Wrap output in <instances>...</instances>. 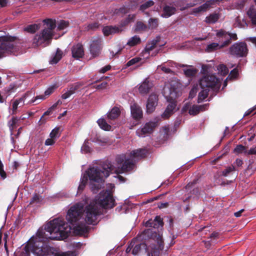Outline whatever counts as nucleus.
I'll return each mask as SVG.
<instances>
[{"label": "nucleus", "instance_id": "nucleus-1", "mask_svg": "<svg viewBox=\"0 0 256 256\" xmlns=\"http://www.w3.org/2000/svg\"><path fill=\"white\" fill-rule=\"evenodd\" d=\"M86 198L84 203L79 202L72 206L68 210L66 222L63 218H56L49 222L44 228H40L36 235L30 240L28 246L34 254L37 256H44V244L48 240H60L66 238L69 233L73 230L77 235H84L88 231V228L84 222L89 224H94L98 216L101 214V208H111L114 205V200L108 191L100 192L95 200L86 207L84 204L88 202Z\"/></svg>", "mask_w": 256, "mask_h": 256}, {"label": "nucleus", "instance_id": "nucleus-2", "mask_svg": "<svg viewBox=\"0 0 256 256\" xmlns=\"http://www.w3.org/2000/svg\"><path fill=\"white\" fill-rule=\"evenodd\" d=\"M146 154L144 149L136 150L132 151L129 155L120 154L116 158L114 168L117 174H122L134 169L136 160L143 158Z\"/></svg>", "mask_w": 256, "mask_h": 256}, {"label": "nucleus", "instance_id": "nucleus-3", "mask_svg": "<svg viewBox=\"0 0 256 256\" xmlns=\"http://www.w3.org/2000/svg\"><path fill=\"white\" fill-rule=\"evenodd\" d=\"M114 170L112 165L108 163L107 168L102 169L98 166H90L83 174L90 180V186L92 191L96 193L104 184V178L108 177L110 172Z\"/></svg>", "mask_w": 256, "mask_h": 256}, {"label": "nucleus", "instance_id": "nucleus-4", "mask_svg": "<svg viewBox=\"0 0 256 256\" xmlns=\"http://www.w3.org/2000/svg\"><path fill=\"white\" fill-rule=\"evenodd\" d=\"M221 80L214 74H206L200 80V84L202 90L199 92L198 102H202L205 100L208 94L210 88L218 90L220 86Z\"/></svg>", "mask_w": 256, "mask_h": 256}, {"label": "nucleus", "instance_id": "nucleus-5", "mask_svg": "<svg viewBox=\"0 0 256 256\" xmlns=\"http://www.w3.org/2000/svg\"><path fill=\"white\" fill-rule=\"evenodd\" d=\"M43 22L46 26L40 34L34 36L32 42L34 46L48 44L54 34V30L56 28V20L46 19L43 20Z\"/></svg>", "mask_w": 256, "mask_h": 256}, {"label": "nucleus", "instance_id": "nucleus-6", "mask_svg": "<svg viewBox=\"0 0 256 256\" xmlns=\"http://www.w3.org/2000/svg\"><path fill=\"white\" fill-rule=\"evenodd\" d=\"M120 110L118 106H114L105 115L104 118H100L97 120L100 127L106 131L111 130L110 124L116 123L118 118L120 116Z\"/></svg>", "mask_w": 256, "mask_h": 256}, {"label": "nucleus", "instance_id": "nucleus-7", "mask_svg": "<svg viewBox=\"0 0 256 256\" xmlns=\"http://www.w3.org/2000/svg\"><path fill=\"white\" fill-rule=\"evenodd\" d=\"M142 239L148 238H156L158 240V248H153L150 252L148 254V256H168L167 250H164V244L162 241L160 234H153L152 229L145 230L141 234Z\"/></svg>", "mask_w": 256, "mask_h": 256}, {"label": "nucleus", "instance_id": "nucleus-8", "mask_svg": "<svg viewBox=\"0 0 256 256\" xmlns=\"http://www.w3.org/2000/svg\"><path fill=\"white\" fill-rule=\"evenodd\" d=\"M17 48L14 46V38L8 36L0 37V58L10 54H15Z\"/></svg>", "mask_w": 256, "mask_h": 256}, {"label": "nucleus", "instance_id": "nucleus-9", "mask_svg": "<svg viewBox=\"0 0 256 256\" xmlns=\"http://www.w3.org/2000/svg\"><path fill=\"white\" fill-rule=\"evenodd\" d=\"M180 84L176 78L170 79L166 83L163 88V94L168 100L175 99L178 96Z\"/></svg>", "mask_w": 256, "mask_h": 256}, {"label": "nucleus", "instance_id": "nucleus-10", "mask_svg": "<svg viewBox=\"0 0 256 256\" xmlns=\"http://www.w3.org/2000/svg\"><path fill=\"white\" fill-rule=\"evenodd\" d=\"M160 40V37L158 36L153 40L148 42L146 44L144 52L152 56L156 55L159 52L160 48L164 45V43L159 44Z\"/></svg>", "mask_w": 256, "mask_h": 256}, {"label": "nucleus", "instance_id": "nucleus-11", "mask_svg": "<svg viewBox=\"0 0 256 256\" xmlns=\"http://www.w3.org/2000/svg\"><path fill=\"white\" fill-rule=\"evenodd\" d=\"M160 118H155L154 120L146 122L142 128H138L136 133L139 137L144 138L150 134L156 127L158 126Z\"/></svg>", "mask_w": 256, "mask_h": 256}, {"label": "nucleus", "instance_id": "nucleus-12", "mask_svg": "<svg viewBox=\"0 0 256 256\" xmlns=\"http://www.w3.org/2000/svg\"><path fill=\"white\" fill-rule=\"evenodd\" d=\"M248 52L247 45L245 42H236L230 48V54L237 57L246 56L248 54Z\"/></svg>", "mask_w": 256, "mask_h": 256}, {"label": "nucleus", "instance_id": "nucleus-13", "mask_svg": "<svg viewBox=\"0 0 256 256\" xmlns=\"http://www.w3.org/2000/svg\"><path fill=\"white\" fill-rule=\"evenodd\" d=\"M216 36L220 44V46L223 48L230 43V32L224 30H216Z\"/></svg>", "mask_w": 256, "mask_h": 256}, {"label": "nucleus", "instance_id": "nucleus-14", "mask_svg": "<svg viewBox=\"0 0 256 256\" xmlns=\"http://www.w3.org/2000/svg\"><path fill=\"white\" fill-rule=\"evenodd\" d=\"M102 39L96 38L92 39L90 44V54L93 56H98L101 49Z\"/></svg>", "mask_w": 256, "mask_h": 256}, {"label": "nucleus", "instance_id": "nucleus-15", "mask_svg": "<svg viewBox=\"0 0 256 256\" xmlns=\"http://www.w3.org/2000/svg\"><path fill=\"white\" fill-rule=\"evenodd\" d=\"M33 96L32 92H27L22 97L14 100L12 104V114H16L18 105H20L19 106L20 107L24 106V104L25 100L28 98L29 96Z\"/></svg>", "mask_w": 256, "mask_h": 256}, {"label": "nucleus", "instance_id": "nucleus-16", "mask_svg": "<svg viewBox=\"0 0 256 256\" xmlns=\"http://www.w3.org/2000/svg\"><path fill=\"white\" fill-rule=\"evenodd\" d=\"M158 98L156 94H151L146 104V112L148 113L152 112L158 104Z\"/></svg>", "mask_w": 256, "mask_h": 256}, {"label": "nucleus", "instance_id": "nucleus-17", "mask_svg": "<svg viewBox=\"0 0 256 256\" xmlns=\"http://www.w3.org/2000/svg\"><path fill=\"white\" fill-rule=\"evenodd\" d=\"M130 112L132 118L136 121H139L142 118V108L137 104L134 103L131 104Z\"/></svg>", "mask_w": 256, "mask_h": 256}, {"label": "nucleus", "instance_id": "nucleus-18", "mask_svg": "<svg viewBox=\"0 0 256 256\" xmlns=\"http://www.w3.org/2000/svg\"><path fill=\"white\" fill-rule=\"evenodd\" d=\"M163 225L162 220L159 216H156L154 220H150L145 223L146 227L154 228H162Z\"/></svg>", "mask_w": 256, "mask_h": 256}, {"label": "nucleus", "instance_id": "nucleus-19", "mask_svg": "<svg viewBox=\"0 0 256 256\" xmlns=\"http://www.w3.org/2000/svg\"><path fill=\"white\" fill-rule=\"evenodd\" d=\"M72 56L74 58L78 59L84 55V48L82 44H78L74 45L72 49Z\"/></svg>", "mask_w": 256, "mask_h": 256}, {"label": "nucleus", "instance_id": "nucleus-20", "mask_svg": "<svg viewBox=\"0 0 256 256\" xmlns=\"http://www.w3.org/2000/svg\"><path fill=\"white\" fill-rule=\"evenodd\" d=\"M216 0H210L206 1L204 4L200 6L192 9L191 14H196L202 12L206 11L210 6L213 4Z\"/></svg>", "mask_w": 256, "mask_h": 256}, {"label": "nucleus", "instance_id": "nucleus-21", "mask_svg": "<svg viewBox=\"0 0 256 256\" xmlns=\"http://www.w3.org/2000/svg\"><path fill=\"white\" fill-rule=\"evenodd\" d=\"M50 252L54 256H76V251H68L63 252L60 250L52 248L50 250Z\"/></svg>", "mask_w": 256, "mask_h": 256}, {"label": "nucleus", "instance_id": "nucleus-22", "mask_svg": "<svg viewBox=\"0 0 256 256\" xmlns=\"http://www.w3.org/2000/svg\"><path fill=\"white\" fill-rule=\"evenodd\" d=\"M152 86V84L148 78H146L140 86L138 88L139 92L142 94H146L149 92Z\"/></svg>", "mask_w": 256, "mask_h": 256}, {"label": "nucleus", "instance_id": "nucleus-23", "mask_svg": "<svg viewBox=\"0 0 256 256\" xmlns=\"http://www.w3.org/2000/svg\"><path fill=\"white\" fill-rule=\"evenodd\" d=\"M102 31L104 36H108L110 34L118 33L121 30L116 26H104Z\"/></svg>", "mask_w": 256, "mask_h": 256}, {"label": "nucleus", "instance_id": "nucleus-24", "mask_svg": "<svg viewBox=\"0 0 256 256\" xmlns=\"http://www.w3.org/2000/svg\"><path fill=\"white\" fill-rule=\"evenodd\" d=\"M176 106V104L174 102H170L167 106L164 112L162 114V117L164 119L169 118L172 114Z\"/></svg>", "mask_w": 256, "mask_h": 256}, {"label": "nucleus", "instance_id": "nucleus-25", "mask_svg": "<svg viewBox=\"0 0 256 256\" xmlns=\"http://www.w3.org/2000/svg\"><path fill=\"white\" fill-rule=\"evenodd\" d=\"M208 106L206 104L202 106L194 105L190 108L188 113L190 115H196L200 111H204L207 109Z\"/></svg>", "mask_w": 256, "mask_h": 256}, {"label": "nucleus", "instance_id": "nucleus-26", "mask_svg": "<svg viewBox=\"0 0 256 256\" xmlns=\"http://www.w3.org/2000/svg\"><path fill=\"white\" fill-rule=\"evenodd\" d=\"M176 10V9L174 6H166L163 8V13L162 16L164 18H168L174 14Z\"/></svg>", "mask_w": 256, "mask_h": 256}, {"label": "nucleus", "instance_id": "nucleus-27", "mask_svg": "<svg viewBox=\"0 0 256 256\" xmlns=\"http://www.w3.org/2000/svg\"><path fill=\"white\" fill-rule=\"evenodd\" d=\"M247 14L254 25L256 26V9L253 6H250L247 11Z\"/></svg>", "mask_w": 256, "mask_h": 256}, {"label": "nucleus", "instance_id": "nucleus-28", "mask_svg": "<svg viewBox=\"0 0 256 256\" xmlns=\"http://www.w3.org/2000/svg\"><path fill=\"white\" fill-rule=\"evenodd\" d=\"M62 52L60 49L57 48L56 53L52 56L50 60V64H56L62 58Z\"/></svg>", "mask_w": 256, "mask_h": 256}, {"label": "nucleus", "instance_id": "nucleus-29", "mask_svg": "<svg viewBox=\"0 0 256 256\" xmlns=\"http://www.w3.org/2000/svg\"><path fill=\"white\" fill-rule=\"evenodd\" d=\"M220 15L218 13H213L206 18V22L208 24H214L220 18Z\"/></svg>", "mask_w": 256, "mask_h": 256}, {"label": "nucleus", "instance_id": "nucleus-30", "mask_svg": "<svg viewBox=\"0 0 256 256\" xmlns=\"http://www.w3.org/2000/svg\"><path fill=\"white\" fill-rule=\"evenodd\" d=\"M32 94H33V96H32V98L30 100H28L27 102V103H26L27 104H32V103H34V102H36V104H38L40 102H38L39 100H44L46 98V97L44 96V94H41V95L37 96H34V94L33 92H32ZM30 97H32V96H29L28 98H30Z\"/></svg>", "mask_w": 256, "mask_h": 256}, {"label": "nucleus", "instance_id": "nucleus-31", "mask_svg": "<svg viewBox=\"0 0 256 256\" xmlns=\"http://www.w3.org/2000/svg\"><path fill=\"white\" fill-rule=\"evenodd\" d=\"M220 44L217 42H212L208 44L205 49L207 52H211L218 49L221 48Z\"/></svg>", "mask_w": 256, "mask_h": 256}, {"label": "nucleus", "instance_id": "nucleus-32", "mask_svg": "<svg viewBox=\"0 0 256 256\" xmlns=\"http://www.w3.org/2000/svg\"><path fill=\"white\" fill-rule=\"evenodd\" d=\"M62 104V101L60 100H58L55 104H54L52 106L48 108L46 112H44L40 120H41L44 116L50 115L52 113V112L56 108L57 106L59 104Z\"/></svg>", "mask_w": 256, "mask_h": 256}, {"label": "nucleus", "instance_id": "nucleus-33", "mask_svg": "<svg viewBox=\"0 0 256 256\" xmlns=\"http://www.w3.org/2000/svg\"><path fill=\"white\" fill-rule=\"evenodd\" d=\"M140 42V38L138 36H134L130 38L127 42V45L134 46Z\"/></svg>", "mask_w": 256, "mask_h": 256}, {"label": "nucleus", "instance_id": "nucleus-34", "mask_svg": "<svg viewBox=\"0 0 256 256\" xmlns=\"http://www.w3.org/2000/svg\"><path fill=\"white\" fill-rule=\"evenodd\" d=\"M88 182V178L85 176L82 175L79 186L78 187V192H81L85 188Z\"/></svg>", "mask_w": 256, "mask_h": 256}, {"label": "nucleus", "instance_id": "nucleus-35", "mask_svg": "<svg viewBox=\"0 0 256 256\" xmlns=\"http://www.w3.org/2000/svg\"><path fill=\"white\" fill-rule=\"evenodd\" d=\"M218 74L222 76H226L228 73V70L224 64H220L217 66Z\"/></svg>", "mask_w": 256, "mask_h": 256}, {"label": "nucleus", "instance_id": "nucleus-36", "mask_svg": "<svg viewBox=\"0 0 256 256\" xmlns=\"http://www.w3.org/2000/svg\"><path fill=\"white\" fill-rule=\"evenodd\" d=\"M234 152L236 154H246L247 150L246 148L242 144H238L234 150Z\"/></svg>", "mask_w": 256, "mask_h": 256}, {"label": "nucleus", "instance_id": "nucleus-37", "mask_svg": "<svg viewBox=\"0 0 256 256\" xmlns=\"http://www.w3.org/2000/svg\"><path fill=\"white\" fill-rule=\"evenodd\" d=\"M92 148L89 146L88 140H86L81 148V152L82 154H88L90 152Z\"/></svg>", "mask_w": 256, "mask_h": 256}, {"label": "nucleus", "instance_id": "nucleus-38", "mask_svg": "<svg viewBox=\"0 0 256 256\" xmlns=\"http://www.w3.org/2000/svg\"><path fill=\"white\" fill-rule=\"evenodd\" d=\"M60 136V128L56 127L53 129L50 134V136L51 138H53L55 140L58 138Z\"/></svg>", "mask_w": 256, "mask_h": 256}, {"label": "nucleus", "instance_id": "nucleus-39", "mask_svg": "<svg viewBox=\"0 0 256 256\" xmlns=\"http://www.w3.org/2000/svg\"><path fill=\"white\" fill-rule=\"evenodd\" d=\"M39 28V26L37 24H30L26 26L24 30L30 33H34Z\"/></svg>", "mask_w": 256, "mask_h": 256}, {"label": "nucleus", "instance_id": "nucleus-40", "mask_svg": "<svg viewBox=\"0 0 256 256\" xmlns=\"http://www.w3.org/2000/svg\"><path fill=\"white\" fill-rule=\"evenodd\" d=\"M148 28L150 29H155L158 26V20L156 18H150L148 20Z\"/></svg>", "mask_w": 256, "mask_h": 256}, {"label": "nucleus", "instance_id": "nucleus-41", "mask_svg": "<svg viewBox=\"0 0 256 256\" xmlns=\"http://www.w3.org/2000/svg\"><path fill=\"white\" fill-rule=\"evenodd\" d=\"M184 74L188 77H192L196 73V70L194 68H190L184 70Z\"/></svg>", "mask_w": 256, "mask_h": 256}, {"label": "nucleus", "instance_id": "nucleus-42", "mask_svg": "<svg viewBox=\"0 0 256 256\" xmlns=\"http://www.w3.org/2000/svg\"><path fill=\"white\" fill-rule=\"evenodd\" d=\"M154 4V2L152 0H149L140 6V10L144 11L148 8L152 6Z\"/></svg>", "mask_w": 256, "mask_h": 256}, {"label": "nucleus", "instance_id": "nucleus-43", "mask_svg": "<svg viewBox=\"0 0 256 256\" xmlns=\"http://www.w3.org/2000/svg\"><path fill=\"white\" fill-rule=\"evenodd\" d=\"M82 86V85L80 83H75L72 84L68 90L72 95L75 92L76 90Z\"/></svg>", "mask_w": 256, "mask_h": 256}, {"label": "nucleus", "instance_id": "nucleus-44", "mask_svg": "<svg viewBox=\"0 0 256 256\" xmlns=\"http://www.w3.org/2000/svg\"><path fill=\"white\" fill-rule=\"evenodd\" d=\"M235 168L234 166L227 167L225 170L222 171V174L224 176H227L230 172L234 171Z\"/></svg>", "mask_w": 256, "mask_h": 256}, {"label": "nucleus", "instance_id": "nucleus-45", "mask_svg": "<svg viewBox=\"0 0 256 256\" xmlns=\"http://www.w3.org/2000/svg\"><path fill=\"white\" fill-rule=\"evenodd\" d=\"M69 25V22L68 21L61 20L60 21L58 24V28L61 30H64L67 28Z\"/></svg>", "mask_w": 256, "mask_h": 256}, {"label": "nucleus", "instance_id": "nucleus-46", "mask_svg": "<svg viewBox=\"0 0 256 256\" xmlns=\"http://www.w3.org/2000/svg\"><path fill=\"white\" fill-rule=\"evenodd\" d=\"M42 200V197L37 194H34L31 199L30 202V204H37L40 202Z\"/></svg>", "mask_w": 256, "mask_h": 256}, {"label": "nucleus", "instance_id": "nucleus-47", "mask_svg": "<svg viewBox=\"0 0 256 256\" xmlns=\"http://www.w3.org/2000/svg\"><path fill=\"white\" fill-rule=\"evenodd\" d=\"M141 60H142V58L139 57L134 58H132V60H129L128 62L126 64V66L128 67L132 65H134V64L138 63Z\"/></svg>", "mask_w": 256, "mask_h": 256}, {"label": "nucleus", "instance_id": "nucleus-48", "mask_svg": "<svg viewBox=\"0 0 256 256\" xmlns=\"http://www.w3.org/2000/svg\"><path fill=\"white\" fill-rule=\"evenodd\" d=\"M166 66H170L171 67H178V66L180 67L189 66H187V65L178 64L172 61H168L166 62ZM190 67H191V66H190Z\"/></svg>", "mask_w": 256, "mask_h": 256}, {"label": "nucleus", "instance_id": "nucleus-49", "mask_svg": "<svg viewBox=\"0 0 256 256\" xmlns=\"http://www.w3.org/2000/svg\"><path fill=\"white\" fill-rule=\"evenodd\" d=\"M158 68H160L161 70L166 74H170L172 72L169 68H167L164 64L159 66Z\"/></svg>", "mask_w": 256, "mask_h": 256}, {"label": "nucleus", "instance_id": "nucleus-50", "mask_svg": "<svg viewBox=\"0 0 256 256\" xmlns=\"http://www.w3.org/2000/svg\"><path fill=\"white\" fill-rule=\"evenodd\" d=\"M54 86H50L46 90L44 94L46 96V98L54 92Z\"/></svg>", "mask_w": 256, "mask_h": 256}, {"label": "nucleus", "instance_id": "nucleus-51", "mask_svg": "<svg viewBox=\"0 0 256 256\" xmlns=\"http://www.w3.org/2000/svg\"><path fill=\"white\" fill-rule=\"evenodd\" d=\"M56 142V140L53 138H49L46 140L44 144L46 146H52Z\"/></svg>", "mask_w": 256, "mask_h": 256}, {"label": "nucleus", "instance_id": "nucleus-52", "mask_svg": "<svg viewBox=\"0 0 256 256\" xmlns=\"http://www.w3.org/2000/svg\"><path fill=\"white\" fill-rule=\"evenodd\" d=\"M99 24L98 22H94L90 24H89L88 26V30H96L98 28Z\"/></svg>", "mask_w": 256, "mask_h": 256}, {"label": "nucleus", "instance_id": "nucleus-53", "mask_svg": "<svg viewBox=\"0 0 256 256\" xmlns=\"http://www.w3.org/2000/svg\"><path fill=\"white\" fill-rule=\"evenodd\" d=\"M140 250V246L136 244L132 250V254L134 255L137 254Z\"/></svg>", "mask_w": 256, "mask_h": 256}, {"label": "nucleus", "instance_id": "nucleus-54", "mask_svg": "<svg viewBox=\"0 0 256 256\" xmlns=\"http://www.w3.org/2000/svg\"><path fill=\"white\" fill-rule=\"evenodd\" d=\"M126 13V12L125 10V8L122 7L119 9H116L113 12L114 14H118V13Z\"/></svg>", "mask_w": 256, "mask_h": 256}, {"label": "nucleus", "instance_id": "nucleus-55", "mask_svg": "<svg viewBox=\"0 0 256 256\" xmlns=\"http://www.w3.org/2000/svg\"><path fill=\"white\" fill-rule=\"evenodd\" d=\"M256 154V146L252 148L247 150L246 155Z\"/></svg>", "mask_w": 256, "mask_h": 256}, {"label": "nucleus", "instance_id": "nucleus-56", "mask_svg": "<svg viewBox=\"0 0 256 256\" xmlns=\"http://www.w3.org/2000/svg\"><path fill=\"white\" fill-rule=\"evenodd\" d=\"M111 68V66H110V65H108V66H106L104 67H103L100 70V73H104L108 71V70H110Z\"/></svg>", "mask_w": 256, "mask_h": 256}, {"label": "nucleus", "instance_id": "nucleus-57", "mask_svg": "<svg viewBox=\"0 0 256 256\" xmlns=\"http://www.w3.org/2000/svg\"><path fill=\"white\" fill-rule=\"evenodd\" d=\"M71 95H72L68 91V90H66L65 92H64L62 95V98L64 100H66V99L68 98Z\"/></svg>", "mask_w": 256, "mask_h": 256}, {"label": "nucleus", "instance_id": "nucleus-58", "mask_svg": "<svg viewBox=\"0 0 256 256\" xmlns=\"http://www.w3.org/2000/svg\"><path fill=\"white\" fill-rule=\"evenodd\" d=\"M146 28V26L142 22H138L136 24V29L140 30H143Z\"/></svg>", "mask_w": 256, "mask_h": 256}, {"label": "nucleus", "instance_id": "nucleus-59", "mask_svg": "<svg viewBox=\"0 0 256 256\" xmlns=\"http://www.w3.org/2000/svg\"><path fill=\"white\" fill-rule=\"evenodd\" d=\"M234 164L238 167L241 166L243 164V160L242 159L237 158Z\"/></svg>", "mask_w": 256, "mask_h": 256}, {"label": "nucleus", "instance_id": "nucleus-60", "mask_svg": "<svg viewBox=\"0 0 256 256\" xmlns=\"http://www.w3.org/2000/svg\"><path fill=\"white\" fill-rule=\"evenodd\" d=\"M196 94V88H193L190 92V97L192 98Z\"/></svg>", "mask_w": 256, "mask_h": 256}, {"label": "nucleus", "instance_id": "nucleus-61", "mask_svg": "<svg viewBox=\"0 0 256 256\" xmlns=\"http://www.w3.org/2000/svg\"><path fill=\"white\" fill-rule=\"evenodd\" d=\"M238 74V72L236 69H234L232 72H230V75L232 77L236 78Z\"/></svg>", "mask_w": 256, "mask_h": 256}, {"label": "nucleus", "instance_id": "nucleus-62", "mask_svg": "<svg viewBox=\"0 0 256 256\" xmlns=\"http://www.w3.org/2000/svg\"><path fill=\"white\" fill-rule=\"evenodd\" d=\"M106 85H107V82H102L100 84H98V85L96 86V88H97V89L104 88H106Z\"/></svg>", "mask_w": 256, "mask_h": 256}, {"label": "nucleus", "instance_id": "nucleus-63", "mask_svg": "<svg viewBox=\"0 0 256 256\" xmlns=\"http://www.w3.org/2000/svg\"><path fill=\"white\" fill-rule=\"evenodd\" d=\"M168 205V203L166 202H161L160 204H158V207L160 208H166Z\"/></svg>", "mask_w": 256, "mask_h": 256}, {"label": "nucleus", "instance_id": "nucleus-64", "mask_svg": "<svg viewBox=\"0 0 256 256\" xmlns=\"http://www.w3.org/2000/svg\"><path fill=\"white\" fill-rule=\"evenodd\" d=\"M244 212V209H242L234 213V215L236 217H240L241 216L242 213Z\"/></svg>", "mask_w": 256, "mask_h": 256}]
</instances>
